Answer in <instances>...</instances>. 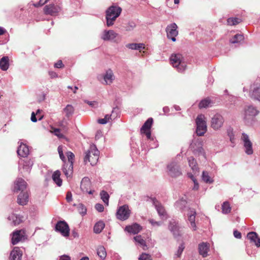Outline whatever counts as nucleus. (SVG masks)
<instances>
[{"label": "nucleus", "mask_w": 260, "mask_h": 260, "mask_svg": "<svg viewBox=\"0 0 260 260\" xmlns=\"http://www.w3.org/2000/svg\"><path fill=\"white\" fill-rule=\"evenodd\" d=\"M60 172L58 170L55 171L52 175L53 180L58 186H60L62 184V180L60 179Z\"/></svg>", "instance_id": "33"}, {"label": "nucleus", "mask_w": 260, "mask_h": 260, "mask_svg": "<svg viewBox=\"0 0 260 260\" xmlns=\"http://www.w3.org/2000/svg\"><path fill=\"white\" fill-rule=\"evenodd\" d=\"M254 86V85L253 86ZM252 92L250 93V95L252 98L258 100L260 102V88L259 87H251Z\"/></svg>", "instance_id": "30"}, {"label": "nucleus", "mask_w": 260, "mask_h": 260, "mask_svg": "<svg viewBox=\"0 0 260 260\" xmlns=\"http://www.w3.org/2000/svg\"><path fill=\"white\" fill-rule=\"evenodd\" d=\"M227 134L230 138V140L232 143H235V135L233 132V129L229 128L227 129Z\"/></svg>", "instance_id": "47"}, {"label": "nucleus", "mask_w": 260, "mask_h": 260, "mask_svg": "<svg viewBox=\"0 0 260 260\" xmlns=\"http://www.w3.org/2000/svg\"><path fill=\"white\" fill-rule=\"evenodd\" d=\"M54 134L58 137L59 138L63 137V135L60 134V130L59 129L56 128L54 131Z\"/></svg>", "instance_id": "57"}, {"label": "nucleus", "mask_w": 260, "mask_h": 260, "mask_svg": "<svg viewBox=\"0 0 260 260\" xmlns=\"http://www.w3.org/2000/svg\"><path fill=\"white\" fill-rule=\"evenodd\" d=\"M141 230L142 227L137 223H134L132 225H128L125 227V230L126 231L133 234H138Z\"/></svg>", "instance_id": "27"}, {"label": "nucleus", "mask_w": 260, "mask_h": 260, "mask_svg": "<svg viewBox=\"0 0 260 260\" xmlns=\"http://www.w3.org/2000/svg\"><path fill=\"white\" fill-rule=\"evenodd\" d=\"M131 211L127 205H123L120 207L116 213L117 218L121 220L127 219L130 215Z\"/></svg>", "instance_id": "12"}, {"label": "nucleus", "mask_w": 260, "mask_h": 260, "mask_svg": "<svg viewBox=\"0 0 260 260\" xmlns=\"http://www.w3.org/2000/svg\"><path fill=\"white\" fill-rule=\"evenodd\" d=\"M95 209L98 211L99 212H102L104 211V206L101 204H96L95 205Z\"/></svg>", "instance_id": "53"}, {"label": "nucleus", "mask_w": 260, "mask_h": 260, "mask_svg": "<svg viewBox=\"0 0 260 260\" xmlns=\"http://www.w3.org/2000/svg\"><path fill=\"white\" fill-rule=\"evenodd\" d=\"M116 109V108H114L111 115H108L107 114L105 116V117L104 118H101L98 119V123L101 124H106L107 122H109L110 120L112 119L113 114H114V110Z\"/></svg>", "instance_id": "36"}, {"label": "nucleus", "mask_w": 260, "mask_h": 260, "mask_svg": "<svg viewBox=\"0 0 260 260\" xmlns=\"http://www.w3.org/2000/svg\"><path fill=\"white\" fill-rule=\"evenodd\" d=\"M234 236L237 239H241L242 237L241 233L237 230H235L234 231Z\"/></svg>", "instance_id": "55"}, {"label": "nucleus", "mask_w": 260, "mask_h": 260, "mask_svg": "<svg viewBox=\"0 0 260 260\" xmlns=\"http://www.w3.org/2000/svg\"><path fill=\"white\" fill-rule=\"evenodd\" d=\"M190 147L194 153L201 155L205 154L201 139L194 138L190 144Z\"/></svg>", "instance_id": "8"}, {"label": "nucleus", "mask_w": 260, "mask_h": 260, "mask_svg": "<svg viewBox=\"0 0 260 260\" xmlns=\"http://www.w3.org/2000/svg\"><path fill=\"white\" fill-rule=\"evenodd\" d=\"M57 150L60 158L64 162L62 171L67 178L70 177L73 172V161L75 157L74 153L71 151L67 152L66 154L68 159V162H66V157L63 153V146L60 145L58 147Z\"/></svg>", "instance_id": "1"}, {"label": "nucleus", "mask_w": 260, "mask_h": 260, "mask_svg": "<svg viewBox=\"0 0 260 260\" xmlns=\"http://www.w3.org/2000/svg\"><path fill=\"white\" fill-rule=\"evenodd\" d=\"M25 232L22 230H17L14 232L12 234L11 239L12 243L13 245H16L20 241L24 239Z\"/></svg>", "instance_id": "16"}, {"label": "nucleus", "mask_w": 260, "mask_h": 260, "mask_svg": "<svg viewBox=\"0 0 260 260\" xmlns=\"http://www.w3.org/2000/svg\"><path fill=\"white\" fill-rule=\"evenodd\" d=\"M101 199H102L103 201L107 204V205H108V202H109V196L108 193L104 191L103 190L101 193H100Z\"/></svg>", "instance_id": "46"}, {"label": "nucleus", "mask_w": 260, "mask_h": 260, "mask_svg": "<svg viewBox=\"0 0 260 260\" xmlns=\"http://www.w3.org/2000/svg\"><path fill=\"white\" fill-rule=\"evenodd\" d=\"M22 255V251L17 247H15L10 253V260H21Z\"/></svg>", "instance_id": "21"}, {"label": "nucleus", "mask_w": 260, "mask_h": 260, "mask_svg": "<svg viewBox=\"0 0 260 260\" xmlns=\"http://www.w3.org/2000/svg\"><path fill=\"white\" fill-rule=\"evenodd\" d=\"M153 123V119L152 118H148L146 121L143 125L142 127L141 128L140 132L141 133H143V132H146V131H150V129L151 127V125Z\"/></svg>", "instance_id": "32"}, {"label": "nucleus", "mask_w": 260, "mask_h": 260, "mask_svg": "<svg viewBox=\"0 0 260 260\" xmlns=\"http://www.w3.org/2000/svg\"><path fill=\"white\" fill-rule=\"evenodd\" d=\"M126 47L132 50H137L141 51L145 49V45L143 43H129L126 45Z\"/></svg>", "instance_id": "29"}, {"label": "nucleus", "mask_w": 260, "mask_h": 260, "mask_svg": "<svg viewBox=\"0 0 260 260\" xmlns=\"http://www.w3.org/2000/svg\"><path fill=\"white\" fill-rule=\"evenodd\" d=\"M9 59L8 56H4L0 60V68L3 71H7L9 66Z\"/></svg>", "instance_id": "31"}, {"label": "nucleus", "mask_w": 260, "mask_h": 260, "mask_svg": "<svg viewBox=\"0 0 260 260\" xmlns=\"http://www.w3.org/2000/svg\"><path fill=\"white\" fill-rule=\"evenodd\" d=\"M231 207L229 202H224L222 205V212L223 214H228L231 212Z\"/></svg>", "instance_id": "43"}, {"label": "nucleus", "mask_w": 260, "mask_h": 260, "mask_svg": "<svg viewBox=\"0 0 260 260\" xmlns=\"http://www.w3.org/2000/svg\"><path fill=\"white\" fill-rule=\"evenodd\" d=\"M199 252L203 257H206L209 249V244L207 242H202L199 244Z\"/></svg>", "instance_id": "24"}, {"label": "nucleus", "mask_w": 260, "mask_h": 260, "mask_svg": "<svg viewBox=\"0 0 260 260\" xmlns=\"http://www.w3.org/2000/svg\"><path fill=\"white\" fill-rule=\"evenodd\" d=\"M259 111L254 107L252 106H248L245 112V119H249L250 117H253L257 115Z\"/></svg>", "instance_id": "22"}, {"label": "nucleus", "mask_w": 260, "mask_h": 260, "mask_svg": "<svg viewBox=\"0 0 260 260\" xmlns=\"http://www.w3.org/2000/svg\"><path fill=\"white\" fill-rule=\"evenodd\" d=\"M170 61L173 67L179 72H182L186 69V65L181 54H172L170 57Z\"/></svg>", "instance_id": "5"}, {"label": "nucleus", "mask_w": 260, "mask_h": 260, "mask_svg": "<svg viewBox=\"0 0 260 260\" xmlns=\"http://www.w3.org/2000/svg\"><path fill=\"white\" fill-rule=\"evenodd\" d=\"M142 134H145L148 139H150L151 135L150 131H146V132H143Z\"/></svg>", "instance_id": "63"}, {"label": "nucleus", "mask_w": 260, "mask_h": 260, "mask_svg": "<svg viewBox=\"0 0 260 260\" xmlns=\"http://www.w3.org/2000/svg\"><path fill=\"white\" fill-rule=\"evenodd\" d=\"M36 114L34 112H32L31 114V120L33 122H36L37 121V119L36 116Z\"/></svg>", "instance_id": "61"}, {"label": "nucleus", "mask_w": 260, "mask_h": 260, "mask_svg": "<svg viewBox=\"0 0 260 260\" xmlns=\"http://www.w3.org/2000/svg\"><path fill=\"white\" fill-rule=\"evenodd\" d=\"M118 34L113 30H104L101 35V39L104 41H115Z\"/></svg>", "instance_id": "14"}, {"label": "nucleus", "mask_w": 260, "mask_h": 260, "mask_svg": "<svg viewBox=\"0 0 260 260\" xmlns=\"http://www.w3.org/2000/svg\"><path fill=\"white\" fill-rule=\"evenodd\" d=\"M61 8L59 6L54 4L46 5L44 8V12L45 14L51 16H56L60 11Z\"/></svg>", "instance_id": "15"}, {"label": "nucleus", "mask_w": 260, "mask_h": 260, "mask_svg": "<svg viewBox=\"0 0 260 260\" xmlns=\"http://www.w3.org/2000/svg\"><path fill=\"white\" fill-rule=\"evenodd\" d=\"M210 103L211 102L209 100L205 99L200 102L199 104V107L200 108H207L209 106Z\"/></svg>", "instance_id": "48"}, {"label": "nucleus", "mask_w": 260, "mask_h": 260, "mask_svg": "<svg viewBox=\"0 0 260 260\" xmlns=\"http://www.w3.org/2000/svg\"><path fill=\"white\" fill-rule=\"evenodd\" d=\"M224 119L219 114H215L211 119V126L215 130L219 129L222 126Z\"/></svg>", "instance_id": "13"}, {"label": "nucleus", "mask_w": 260, "mask_h": 260, "mask_svg": "<svg viewBox=\"0 0 260 260\" xmlns=\"http://www.w3.org/2000/svg\"><path fill=\"white\" fill-rule=\"evenodd\" d=\"M202 179L203 180L208 183H211L213 182L212 179L209 176L208 173L203 171L202 173Z\"/></svg>", "instance_id": "44"}, {"label": "nucleus", "mask_w": 260, "mask_h": 260, "mask_svg": "<svg viewBox=\"0 0 260 260\" xmlns=\"http://www.w3.org/2000/svg\"><path fill=\"white\" fill-rule=\"evenodd\" d=\"M241 22V19L238 18L231 17L227 20V23L229 25H236Z\"/></svg>", "instance_id": "42"}, {"label": "nucleus", "mask_w": 260, "mask_h": 260, "mask_svg": "<svg viewBox=\"0 0 260 260\" xmlns=\"http://www.w3.org/2000/svg\"><path fill=\"white\" fill-rule=\"evenodd\" d=\"M184 249V246H183V244H181L179 246L178 250L176 254L178 257H179L181 255Z\"/></svg>", "instance_id": "51"}, {"label": "nucleus", "mask_w": 260, "mask_h": 260, "mask_svg": "<svg viewBox=\"0 0 260 260\" xmlns=\"http://www.w3.org/2000/svg\"><path fill=\"white\" fill-rule=\"evenodd\" d=\"M8 219L9 220H12V223L14 225H18L22 222L21 218L19 215L14 214H12L11 215H10L8 217Z\"/></svg>", "instance_id": "34"}, {"label": "nucleus", "mask_w": 260, "mask_h": 260, "mask_svg": "<svg viewBox=\"0 0 260 260\" xmlns=\"http://www.w3.org/2000/svg\"><path fill=\"white\" fill-rule=\"evenodd\" d=\"M97 254L101 258L105 259L107 255L105 247L103 246L99 247L97 249Z\"/></svg>", "instance_id": "41"}, {"label": "nucleus", "mask_w": 260, "mask_h": 260, "mask_svg": "<svg viewBox=\"0 0 260 260\" xmlns=\"http://www.w3.org/2000/svg\"><path fill=\"white\" fill-rule=\"evenodd\" d=\"M104 80L107 85L111 84L114 80V76L111 69L107 70L104 76Z\"/></svg>", "instance_id": "26"}, {"label": "nucleus", "mask_w": 260, "mask_h": 260, "mask_svg": "<svg viewBox=\"0 0 260 260\" xmlns=\"http://www.w3.org/2000/svg\"><path fill=\"white\" fill-rule=\"evenodd\" d=\"M105 227V223L103 221H100L95 223L93 228L94 232L96 234L100 233Z\"/></svg>", "instance_id": "38"}, {"label": "nucleus", "mask_w": 260, "mask_h": 260, "mask_svg": "<svg viewBox=\"0 0 260 260\" xmlns=\"http://www.w3.org/2000/svg\"><path fill=\"white\" fill-rule=\"evenodd\" d=\"M136 24L134 22L131 21L128 22L127 23L125 24L124 26L125 31H131L134 30V29L136 27Z\"/></svg>", "instance_id": "45"}, {"label": "nucleus", "mask_w": 260, "mask_h": 260, "mask_svg": "<svg viewBox=\"0 0 260 260\" xmlns=\"http://www.w3.org/2000/svg\"><path fill=\"white\" fill-rule=\"evenodd\" d=\"M27 183L22 178L16 179L14 185V191H21L17 198V203L20 205H25L28 202V193L26 190Z\"/></svg>", "instance_id": "2"}, {"label": "nucleus", "mask_w": 260, "mask_h": 260, "mask_svg": "<svg viewBox=\"0 0 260 260\" xmlns=\"http://www.w3.org/2000/svg\"><path fill=\"white\" fill-rule=\"evenodd\" d=\"M66 200L68 202H70L72 200V194L71 192H68L66 196Z\"/></svg>", "instance_id": "56"}, {"label": "nucleus", "mask_w": 260, "mask_h": 260, "mask_svg": "<svg viewBox=\"0 0 260 260\" xmlns=\"http://www.w3.org/2000/svg\"><path fill=\"white\" fill-rule=\"evenodd\" d=\"M244 37L242 34H236L232 39L230 40V42L232 44L240 43L243 41Z\"/></svg>", "instance_id": "39"}, {"label": "nucleus", "mask_w": 260, "mask_h": 260, "mask_svg": "<svg viewBox=\"0 0 260 260\" xmlns=\"http://www.w3.org/2000/svg\"><path fill=\"white\" fill-rule=\"evenodd\" d=\"M74 109L71 105H68L63 109L66 116L68 117L71 116L74 113Z\"/></svg>", "instance_id": "40"}, {"label": "nucleus", "mask_w": 260, "mask_h": 260, "mask_svg": "<svg viewBox=\"0 0 260 260\" xmlns=\"http://www.w3.org/2000/svg\"><path fill=\"white\" fill-rule=\"evenodd\" d=\"M17 153L20 157H26L29 153V150L26 144L21 142L17 149Z\"/></svg>", "instance_id": "20"}, {"label": "nucleus", "mask_w": 260, "mask_h": 260, "mask_svg": "<svg viewBox=\"0 0 260 260\" xmlns=\"http://www.w3.org/2000/svg\"><path fill=\"white\" fill-rule=\"evenodd\" d=\"M59 260H71V258L67 255H63L60 257Z\"/></svg>", "instance_id": "62"}, {"label": "nucleus", "mask_w": 260, "mask_h": 260, "mask_svg": "<svg viewBox=\"0 0 260 260\" xmlns=\"http://www.w3.org/2000/svg\"><path fill=\"white\" fill-rule=\"evenodd\" d=\"M46 96V94L44 92H42L41 94L40 95L39 98H38V101L39 102H41L45 100Z\"/></svg>", "instance_id": "60"}, {"label": "nucleus", "mask_w": 260, "mask_h": 260, "mask_svg": "<svg viewBox=\"0 0 260 260\" xmlns=\"http://www.w3.org/2000/svg\"><path fill=\"white\" fill-rule=\"evenodd\" d=\"M177 28V24L175 23H173L168 25L166 28L168 38L171 39L173 42L176 41V37L178 34Z\"/></svg>", "instance_id": "10"}, {"label": "nucleus", "mask_w": 260, "mask_h": 260, "mask_svg": "<svg viewBox=\"0 0 260 260\" xmlns=\"http://www.w3.org/2000/svg\"><path fill=\"white\" fill-rule=\"evenodd\" d=\"M193 181L194 182L193 189H194V190L198 189L199 187V184L197 183L196 180H193Z\"/></svg>", "instance_id": "64"}, {"label": "nucleus", "mask_w": 260, "mask_h": 260, "mask_svg": "<svg viewBox=\"0 0 260 260\" xmlns=\"http://www.w3.org/2000/svg\"><path fill=\"white\" fill-rule=\"evenodd\" d=\"M150 256L146 253H143L139 257V260H150Z\"/></svg>", "instance_id": "52"}, {"label": "nucleus", "mask_w": 260, "mask_h": 260, "mask_svg": "<svg viewBox=\"0 0 260 260\" xmlns=\"http://www.w3.org/2000/svg\"><path fill=\"white\" fill-rule=\"evenodd\" d=\"M241 140L243 142L245 152L248 155L253 153L252 144L250 141L249 136L244 133L242 134Z\"/></svg>", "instance_id": "11"}, {"label": "nucleus", "mask_w": 260, "mask_h": 260, "mask_svg": "<svg viewBox=\"0 0 260 260\" xmlns=\"http://www.w3.org/2000/svg\"><path fill=\"white\" fill-rule=\"evenodd\" d=\"M149 222L153 226H159L161 225V222H158V221H155L153 219L149 220Z\"/></svg>", "instance_id": "58"}, {"label": "nucleus", "mask_w": 260, "mask_h": 260, "mask_svg": "<svg viewBox=\"0 0 260 260\" xmlns=\"http://www.w3.org/2000/svg\"><path fill=\"white\" fill-rule=\"evenodd\" d=\"M135 241L140 244L142 247L143 250L147 249L148 247L146 244L145 241L142 238L141 235H138L134 238Z\"/></svg>", "instance_id": "35"}, {"label": "nucleus", "mask_w": 260, "mask_h": 260, "mask_svg": "<svg viewBox=\"0 0 260 260\" xmlns=\"http://www.w3.org/2000/svg\"><path fill=\"white\" fill-rule=\"evenodd\" d=\"M91 183L88 177H84L81 182L80 188L82 191L87 192L89 194H92L93 191L89 190L90 188Z\"/></svg>", "instance_id": "19"}, {"label": "nucleus", "mask_w": 260, "mask_h": 260, "mask_svg": "<svg viewBox=\"0 0 260 260\" xmlns=\"http://www.w3.org/2000/svg\"><path fill=\"white\" fill-rule=\"evenodd\" d=\"M196 212L194 209L189 208L187 210V216L188 220L190 222V228L193 231L197 230V226L195 223Z\"/></svg>", "instance_id": "17"}, {"label": "nucleus", "mask_w": 260, "mask_h": 260, "mask_svg": "<svg viewBox=\"0 0 260 260\" xmlns=\"http://www.w3.org/2000/svg\"><path fill=\"white\" fill-rule=\"evenodd\" d=\"M55 230L60 233L62 236L67 237L69 236L70 228L67 223L64 221H59L55 225Z\"/></svg>", "instance_id": "7"}, {"label": "nucleus", "mask_w": 260, "mask_h": 260, "mask_svg": "<svg viewBox=\"0 0 260 260\" xmlns=\"http://www.w3.org/2000/svg\"><path fill=\"white\" fill-rule=\"evenodd\" d=\"M169 229L174 235L177 236L179 234L178 223L175 221L172 220L170 222Z\"/></svg>", "instance_id": "28"}, {"label": "nucleus", "mask_w": 260, "mask_h": 260, "mask_svg": "<svg viewBox=\"0 0 260 260\" xmlns=\"http://www.w3.org/2000/svg\"><path fill=\"white\" fill-rule=\"evenodd\" d=\"M100 152L96 146L90 145L89 149L85 152L84 161L85 164L89 162L91 166H94L97 163L99 157Z\"/></svg>", "instance_id": "4"}, {"label": "nucleus", "mask_w": 260, "mask_h": 260, "mask_svg": "<svg viewBox=\"0 0 260 260\" xmlns=\"http://www.w3.org/2000/svg\"><path fill=\"white\" fill-rule=\"evenodd\" d=\"M19 169L22 168L24 172L29 173L32 166L34 165V161L30 159H25L21 160L19 162Z\"/></svg>", "instance_id": "18"}, {"label": "nucleus", "mask_w": 260, "mask_h": 260, "mask_svg": "<svg viewBox=\"0 0 260 260\" xmlns=\"http://www.w3.org/2000/svg\"><path fill=\"white\" fill-rule=\"evenodd\" d=\"M54 67L57 68H61L63 67V63L61 60H58L54 64Z\"/></svg>", "instance_id": "59"}, {"label": "nucleus", "mask_w": 260, "mask_h": 260, "mask_svg": "<svg viewBox=\"0 0 260 260\" xmlns=\"http://www.w3.org/2000/svg\"><path fill=\"white\" fill-rule=\"evenodd\" d=\"M247 238L250 240L251 242L254 243L256 247H260V238L255 232H249L247 234Z\"/></svg>", "instance_id": "25"}, {"label": "nucleus", "mask_w": 260, "mask_h": 260, "mask_svg": "<svg viewBox=\"0 0 260 260\" xmlns=\"http://www.w3.org/2000/svg\"><path fill=\"white\" fill-rule=\"evenodd\" d=\"M188 161L189 167L191 168L192 171L196 173L198 171V167L197 165V162L193 157H189L188 158Z\"/></svg>", "instance_id": "37"}, {"label": "nucleus", "mask_w": 260, "mask_h": 260, "mask_svg": "<svg viewBox=\"0 0 260 260\" xmlns=\"http://www.w3.org/2000/svg\"><path fill=\"white\" fill-rule=\"evenodd\" d=\"M78 211L81 214L85 215L86 213V208L83 204H79Z\"/></svg>", "instance_id": "49"}, {"label": "nucleus", "mask_w": 260, "mask_h": 260, "mask_svg": "<svg viewBox=\"0 0 260 260\" xmlns=\"http://www.w3.org/2000/svg\"><path fill=\"white\" fill-rule=\"evenodd\" d=\"M197 129L196 133L197 136H202L207 131L206 122L204 120V116L203 115H199L198 116L196 120Z\"/></svg>", "instance_id": "6"}, {"label": "nucleus", "mask_w": 260, "mask_h": 260, "mask_svg": "<svg viewBox=\"0 0 260 260\" xmlns=\"http://www.w3.org/2000/svg\"><path fill=\"white\" fill-rule=\"evenodd\" d=\"M153 204L155 206V209L157 210L158 214L161 217V218H166V212L161 204H160L157 200H153Z\"/></svg>", "instance_id": "23"}, {"label": "nucleus", "mask_w": 260, "mask_h": 260, "mask_svg": "<svg viewBox=\"0 0 260 260\" xmlns=\"http://www.w3.org/2000/svg\"><path fill=\"white\" fill-rule=\"evenodd\" d=\"M122 9L120 7L112 5L106 11V24L108 26H112L117 18L120 15Z\"/></svg>", "instance_id": "3"}, {"label": "nucleus", "mask_w": 260, "mask_h": 260, "mask_svg": "<svg viewBox=\"0 0 260 260\" xmlns=\"http://www.w3.org/2000/svg\"><path fill=\"white\" fill-rule=\"evenodd\" d=\"M49 0H40L38 3L34 4V5L35 7H38L45 4Z\"/></svg>", "instance_id": "54"}, {"label": "nucleus", "mask_w": 260, "mask_h": 260, "mask_svg": "<svg viewBox=\"0 0 260 260\" xmlns=\"http://www.w3.org/2000/svg\"><path fill=\"white\" fill-rule=\"evenodd\" d=\"M168 173L172 177H177L181 175L180 167L176 161H172L167 166Z\"/></svg>", "instance_id": "9"}, {"label": "nucleus", "mask_w": 260, "mask_h": 260, "mask_svg": "<svg viewBox=\"0 0 260 260\" xmlns=\"http://www.w3.org/2000/svg\"><path fill=\"white\" fill-rule=\"evenodd\" d=\"M84 102L87 103L89 106L92 108H97L99 106L98 102L96 101H89L87 100H84Z\"/></svg>", "instance_id": "50"}]
</instances>
